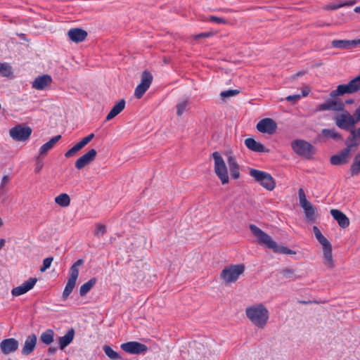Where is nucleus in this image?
Listing matches in <instances>:
<instances>
[{
	"label": "nucleus",
	"instance_id": "ea45409f",
	"mask_svg": "<svg viewBox=\"0 0 360 360\" xmlns=\"http://www.w3.org/2000/svg\"><path fill=\"white\" fill-rule=\"evenodd\" d=\"M82 148L81 145L77 143L73 147L65 152V157L67 158L75 157Z\"/></svg>",
	"mask_w": 360,
	"mask_h": 360
},
{
	"label": "nucleus",
	"instance_id": "9d476101",
	"mask_svg": "<svg viewBox=\"0 0 360 360\" xmlns=\"http://www.w3.org/2000/svg\"><path fill=\"white\" fill-rule=\"evenodd\" d=\"M212 157L214 160V172L222 184L229 183L228 170L225 162L218 152H214Z\"/></svg>",
	"mask_w": 360,
	"mask_h": 360
},
{
	"label": "nucleus",
	"instance_id": "9b49d317",
	"mask_svg": "<svg viewBox=\"0 0 360 360\" xmlns=\"http://www.w3.org/2000/svg\"><path fill=\"white\" fill-rule=\"evenodd\" d=\"M32 131L31 127L18 124L9 130V135L14 141H25L30 138Z\"/></svg>",
	"mask_w": 360,
	"mask_h": 360
},
{
	"label": "nucleus",
	"instance_id": "a18cd8bd",
	"mask_svg": "<svg viewBox=\"0 0 360 360\" xmlns=\"http://www.w3.org/2000/svg\"><path fill=\"white\" fill-rule=\"evenodd\" d=\"M188 105L186 101H183L176 105V114L178 116H181L186 110Z\"/></svg>",
	"mask_w": 360,
	"mask_h": 360
},
{
	"label": "nucleus",
	"instance_id": "cd10ccee",
	"mask_svg": "<svg viewBox=\"0 0 360 360\" xmlns=\"http://www.w3.org/2000/svg\"><path fill=\"white\" fill-rule=\"evenodd\" d=\"M125 107V101L121 99L114 107L111 109L110 112L105 117L106 121H109L120 114Z\"/></svg>",
	"mask_w": 360,
	"mask_h": 360
},
{
	"label": "nucleus",
	"instance_id": "412c9836",
	"mask_svg": "<svg viewBox=\"0 0 360 360\" xmlns=\"http://www.w3.org/2000/svg\"><path fill=\"white\" fill-rule=\"evenodd\" d=\"M37 338L34 334L28 335L25 341L24 345L22 348L21 353L22 355H28L32 353L37 344Z\"/></svg>",
	"mask_w": 360,
	"mask_h": 360
},
{
	"label": "nucleus",
	"instance_id": "603ef678",
	"mask_svg": "<svg viewBox=\"0 0 360 360\" xmlns=\"http://www.w3.org/2000/svg\"><path fill=\"white\" fill-rule=\"evenodd\" d=\"M212 35V32H205V33H200L198 34H195L193 37L195 39H201V38L209 37Z\"/></svg>",
	"mask_w": 360,
	"mask_h": 360
},
{
	"label": "nucleus",
	"instance_id": "8fccbe9b",
	"mask_svg": "<svg viewBox=\"0 0 360 360\" xmlns=\"http://www.w3.org/2000/svg\"><path fill=\"white\" fill-rule=\"evenodd\" d=\"M210 20L216 23H226V20L222 18H219L217 16L212 15L210 18Z\"/></svg>",
	"mask_w": 360,
	"mask_h": 360
},
{
	"label": "nucleus",
	"instance_id": "aec40b11",
	"mask_svg": "<svg viewBox=\"0 0 360 360\" xmlns=\"http://www.w3.org/2000/svg\"><path fill=\"white\" fill-rule=\"evenodd\" d=\"M52 78L48 75H43L36 77L32 82V87L37 90H44L51 86Z\"/></svg>",
	"mask_w": 360,
	"mask_h": 360
},
{
	"label": "nucleus",
	"instance_id": "dca6fc26",
	"mask_svg": "<svg viewBox=\"0 0 360 360\" xmlns=\"http://www.w3.org/2000/svg\"><path fill=\"white\" fill-rule=\"evenodd\" d=\"M37 281V279L36 278H30L20 285L13 288L11 290L12 295L18 297L25 294L34 288Z\"/></svg>",
	"mask_w": 360,
	"mask_h": 360
},
{
	"label": "nucleus",
	"instance_id": "338daca9",
	"mask_svg": "<svg viewBox=\"0 0 360 360\" xmlns=\"http://www.w3.org/2000/svg\"><path fill=\"white\" fill-rule=\"evenodd\" d=\"M3 225L2 219L0 217V227Z\"/></svg>",
	"mask_w": 360,
	"mask_h": 360
},
{
	"label": "nucleus",
	"instance_id": "c85d7f7f",
	"mask_svg": "<svg viewBox=\"0 0 360 360\" xmlns=\"http://www.w3.org/2000/svg\"><path fill=\"white\" fill-rule=\"evenodd\" d=\"M84 264V260L79 259L77 260L70 268V275L68 280L76 281L79 276V269Z\"/></svg>",
	"mask_w": 360,
	"mask_h": 360
},
{
	"label": "nucleus",
	"instance_id": "f3484780",
	"mask_svg": "<svg viewBox=\"0 0 360 360\" xmlns=\"http://www.w3.org/2000/svg\"><path fill=\"white\" fill-rule=\"evenodd\" d=\"M96 155L97 152L95 149L92 148L89 150L76 160L75 167L77 169H83L95 160Z\"/></svg>",
	"mask_w": 360,
	"mask_h": 360
},
{
	"label": "nucleus",
	"instance_id": "7c9ffc66",
	"mask_svg": "<svg viewBox=\"0 0 360 360\" xmlns=\"http://www.w3.org/2000/svg\"><path fill=\"white\" fill-rule=\"evenodd\" d=\"M61 139L60 135L56 136L51 139L48 142L44 143L39 148V154L41 155H44L46 153L51 150L53 146Z\"/></svg>",
	"mask_w": 360,
	"mask_h": 360
},
{
	"label": "nucleus",
	"instance_id": "b1692460",
	"mask_svg": "<svg viewBox=\"0 0 360 360\" xmlns=\"http://www.w3.org/2000/svg\"><path fill=\"white\" fill-rule=\"evenodd\" d=\"M330 212L341 228L345 229L349 226V219L342 212L338 210L332 209Z\"/></svg>",
	"mask_w": 360,
	"mask_h": 360
},
{
	"label": "nucleus",
	"instance_id": "4468645a",
	"mask_svg": "<svg viewBox=\"0 0 360 360\" xmlns=\"http://www.w3.org/2000/svg\"><path fill=\"white\" fill-rule=\"evenodd\" d=\"M121 348L124 352L133 354H143L148 350L146 345L136 341L123 343L121 345Z\"/></svg>",
	"mask_w": 360,
	"mask_h": 360
},
{
	"label": "nucleus",
	"instance_id": "680f3d73",
	"mask_svg": "<svg viewBox=\"0 0 360 360\" xmlns=\"http://www.w3.org/2000/svg\"><path fill=\"white\" fill-rule=\"evenodd\" d=\"M354 11L356 13H360V6H356L355 8H354Z\"/></svg>",
	"mask_w": 360,
	"mask_h": 360
},
{
	"label": "nucleus",
	"instance_id": "c03bdc74",
	"mask_svg": "<svg viewBox=\"0 0 360 360\" xmlns=\"http://www.w3.org/2000/svg\"><path fill=\"white\" fill-rule=\"evenodd\" d=\"M350 133L352 136L348 137L350 138L349 143H357V140L360 141V127L356 130L353 129Z\"/></svg>",
	"mask_w": 360,
	"mask_h": 360
},
{
	"label": "nucleus",
	"instance_id": "69168bd1",
	"mask_svg": "<svg viewBox=\"0 0 360 360\" xmlns=\"http://www.w3.org/2000/svg\"><path fill=\"white\" fill-rule=\"evenodd\" d=\"M358 110L359 117H360V105L356 108Z\"/></svg>",
	"mask_w": 360,
	"mask_h": 360
},
{
	"label": "nucleus",
	"instance_id": "473e14b6",
	"mask_svg": "<svg viewBox=\"0 0 360 360\" xmlns=\"http://www.w3.org/2000/svg\"><path fill=\"white\" fill-rule=\"evenodd\" d=\"M96 282V278H93L90 279L89 281H88L87 282H86L85 283H84L83 285H82L79 288V295L82 297H83L86 294H87L90 291V290L93 288V286L95 285Z\"/></svg>",
	"mask_w": 360,
	"mask_h": 360
},
{
	"label": "nucleus",
	"instance_id": "052dcab7",
	"mask_svg": "<svg viewBox=\"0 0 360 360\" xmlns=\"http://www.w3.org/2000/svg\"><path fill=\"white\" fill-rule=\"evenodd\" d=\"M354 101L353 99H348L345 101L346 104H352L354 103Z\"/></svg>",
	"mask_w": 360,
	"mask_h": 360
},
{
	"label": "nucleus",
	"instance_id": "6e6d98bb",
	"mask_svg": "<svg viewBox=\"0 0 360 360\" xmlns=\"http://www.w3.org/2000/svg\"><path fill=\"white\" fill-rule=\"evenodd\" d=\"M343 6V4H333V5H330L328 6V8L329 9H331V10H335V9H338V8H340L341 7Z\"/></svg>",
	"mask_w": 360,
	"mask_h": 360
},
{
	"label": "nucleus",
	"instance_id": "423d86ee",
	"mask_svg": "<svg viewBox=\"0 0 360 360\" xmlns=\"http://www.w3.org/2000/svg\"><path fill=\"white\" fill-rule=\"evenodd\" d=\"M292 150L297 155L310 159L316 153V148L309 142L303 139H295L291 142Z\"/></svg>",
	"mask_w": 360,
	"mask_h": 360
},
{
	"label": "nucleus",
	"instance_id": "a878e982",
	"mask_svg": "<svg viewBox=\"0 0 360 360\" xmlns=\"http://www.w3.org/2000/svg\"><path fill=\"white\" fill-rule=\"evenodd\" d=\"M231 176L234 179H238L240 176L239 165L237 163L236 158L230 153L227 158Z\"/></svg>",
	"mask_w": 360,
	"mask_h": 360
},
{
	"label": "nucleus",
	"instance_id": "09e8293b",
	"mask_svg": "<svg viewBox=\"0 0 360 360\" xmlns=\"http://www.w3.org/2000/svg\"><path fill=\"white\" fill-rule=\"evenodd\" d=\"M282 275L286 278H291L293 277L295 271L292 269L285 268L281 271Z\"/></svg>",
	"mask_w": 360,
	"mask_h": 360
},
{
	"label": "nucleus",
	"instance_id": "c756f323",
	"mask_svg": "<svg viewBox=\"0 0 360 360\" xmlns=\"http://www.w3.org/2000/svg\"><path fill=\"white\" fill-rule=\"evenodd\" d=\"M349 172L352 176H358L360 174V151L354 157Z\"/></svg>",
	"mask_w": 360,
	"mask_h": 360
},
{
	"label": "nucleus",
	"instance_id": "4d7b16f0",
	"mask_svg": "<svg viewBox=\"0 0 360 360\" xmlns=\"http://www.w3.org/2000/svg\"><path fill=\"white\" fill-rule=\"evenodd\" d=\"M43 167V163L41 162H38L35 168V171L37 172H39Z\"/></svg>",
	"mask_w": 360,
	"mask_h": 360
},
{
	"label": "nucleus",
	"instance_id": "5fc2aeb1",
	"mask_svg": "<svg viewBox=\"0 0 360 360\" xmlns=\"http://www.w3.org/2000/svg\"><path fill=\"white\" fill-rule=\"evenodd\" d=\"M310 89L308 86H304L302 90V94L303 96H307L309 94Z\"/></svg>",
	"mask_w": 360,
	"mask_h": 360
},
{
	"label": "nucleus",
	"instance_id": "774afa93",
	"mask_svg": "<svg viewBox=\"0 0 360 360\" xmlns=\"http://www.w3.org/2000/svg\"><path fill=\"white\" fill-rule=\"evenodd\" d=\"M44 360H50L49 359H45Z\"/></svg>",
	"mask_w": 360,
	"mask_h": 360
},
{
	"label": "nucleus",
	"instance_id": "f257e3e1",
	"mask_svg": "<svg viewBox=\"0 0 360 360\" xmlns=\"http://www.w3.org/2000/svg\"><path fill=\"white\" fill-rule=\"evenodd\" d=\"M249 229L252 234L256 238L257 242L266 248L272 250L276 253L285 255H295V252L288 249L286 247L280 246L274 239L266 233L255 224H250Z\"/></svg>",
	"mask_w": 360,
	"mask_h": 360
},
{
	"label": "nucleus",
	"instance_id": "ddd939ff",
	"mask_svg": "<svg viewBox=\"0 0 360 360\" xmlns=\"http://www.w3.org/2000/svg\"><path fill=\"white\" fill-rule=\"evenodd\" d=\"M345 109V104L340 100L328 99L317 106V111L333 110L342 112Z\"/></svg>",
	"mask_w": 360,
	"mask_h": 360
},
{
	"label": "nucleus",
	"instance_id": "f704fd0d",
	"mask_svg": "<svg viewBox=\"0 0 360 360\" xmlns=\"http://www.w3.org/2000/svg\"><path fill=\"white\" fill-rule=\"evenodd\" d=\"M55 202L61 207H68L70 204V198L66 193H61L55 198Z\"/></svg>",
	"mask_w": 360,
	"mask_h": 360
},
{
	"label": "nucleus",
	"instance_id": "f8f14e48",
	"mask_svg": "<svg viewBox=\"0 0 360 360\" xmlns=\"http://www.w3.org/2000/svg\"><path fill=\"white\" fill-rule=\"evenodd\" d=\"M153 75L148 70H145L141 74V82L136 87L134 91V96L139 99L141 98L144 94L149 89L152 82H153Z\"/></svg>",
	"mask_w": 360,
	"mask_h": 360
},
{
	"label": "nucleus",
	"instance_id": "c9c22d12",
	"mask_svg": "<svg viewBox=\"0 0 360 360\" xmlns=\"http://www.w3.org/2000/svg\"><path fill=\"white\" fill-rule=\"evenodd\" d=\"M313 231L316 240L321 245V246L330 243L328 240L321 233V231L316 226H314Z\"/></svg>",
	"mask_w": 360,
	"mask_h": 360
},
{
	"label": "nucleus",
	"instance_id": "6e6552de",
	"mask_svg": "<svg viewBox=\"0 0 360 360\" xmlns=\"http://www.w3.org/2000/svg\"><path fill=\"white\" fill-rule=\"evenodd\" d=\"M250 175L265 189L268 191H273L274 189L276 181L270 174L258 169H251L250 170Z\"/></svg>",
	"mask_w": 360,
	"mask_h": 360
},
{
	"label": "nucleus",
	"instance_id": "bf43d9fd",
	"mask_svg": "<svg viewBox=\"0 0 360 360\" xmlns=\"http://www.w3.org/2000/svg\"><path fill=\"white\" fill-rule=\"evenodd\" d=\"M354 4H356V1H347V2L342 3L343 6H352Z\"/></svg>",
	"mask_w": 360,
	"mask_h": 360
},
{
	"label": "nucleus",
	"instance_id": "bb28decb",
	"mask_svg": "<svg viewBox=\"0 0 360 360\" xmlns=\"http://www.w3.org/2000/svg\"><path fill=\"white\" fill-rule=\"evenodd\" d=\"M74 330L70 329L65 335L59 338L58 343L59 347L61 350L64 349L68 345H70L74 339Z\"/></svg>",
	"mask_w": 360,
	"mask_h": 360
},
{
	"label": "nucleus",
	"instance_id": "4be33fe9",
	"mask_svg": "<svg viewBox=\"0 0 360 360\" xmlns=\"http://www.w3.org/2000/svg\"><path fill=\"white\" fill-rule=\"evenodd\" d=\"M68 36L73 42L79 43L85 40L87 32L81 28H72L68 32Z\"/></svg>",
	"mask_w": 360,
	"mask_h": 360
},
{
	"label": "nucleus",
	"instance_id": "de8ad7c7",
	"mask_svg": "<svg viewBox=\"0 0 360 360\" xmlns=\"http://www.w3.org/2000/svg\"><path fill=\"white\" fill-rule=\"evenodd\" d=\"M94 137V134H90L86 137H84L78 143L81 145L82 148H84Z\"/></svg>",
	"mask_w": 360,
	"mask_h": 360
},
{
	"label": "nucleus",
	"instance_id": "e433bc0d",
	"mask_svg": "<svg viewBox=\"0 0 360 360\" xmlns=\"http://www.w3.org/2000/svg\"><path fill=\"white\" fill-rule=\"evenodd\" d=\"M13 75L12 68L6 63H0V75L2 77H9Z\"/></svg>",
	"mask_w": 360,
	"mask_h": 360
},
{
	"label": "nucleus",
	"instance_id": "a211bd4d",
	"mask_svg": "<svg viewBox=\"0 0 360 360\" xmlns=\"http://www.w3.org/2000/svg\"><path fill=\"white\" fill-rule=\"evenodd\" d=\"M322 247V260L323 264L329 269H332L335 266V262L333 257L332 245L330 243L323 245Z\"/></svg>",
	"mask_w": 360,
	"mask_h": 360
},
{
	"label": "nucleus",
	"instance_id": "e2e57ef3",
	"mask_svg": "<svg viewBox=\"0 0 360 360\" xmlns=\"http://www.w3.org/2000/svg\"><path fill=\"white\" fill-rule=\"evenodd\" d=\"M302 75V73H301V72H298V73H297L296 75H293V76H292V78H293V79H295L297 77H298V76H300V75Z\"/></svg>",
	"mask_w": 360,
	"mask_h": 360
},
{
	"label": "nucleus",
	"instance_id": "72a5a7b5",
	"mask_svg": "<svg viewBox=\"0 0 360 360\" xmlns=\"http://www.w3.org/2000/svg\"><path fill=\"white\" fill-rule=\"evenodd\" d=\"M54 332L53 330H47L40 335V340L45 345H50L53 342Z\"/></svg>",
	"mask_w": 360,
	"mask_h": 360
},
{
	"label": "nucleus",
	"instance_id": "20e7f679",
	"mask_svg": "<svg viewBox=\"0 0 360 360\" xmlns=\"http://www.w3.org/2000/svg\"><path fill=\"white\" fill-rule=\"evenodd\" d=\"M245 266L235 264L225 267L221 272L220 278L225 285L236 282L239 276L243 274Z\"/></svg>",
	"mask_w": 360,
	"mask_h": 360
},
{
	"label": "nucleus",
	"instance_id": "0eeeda50",
	"mask_svg": "<svg viewBox=\"0 0 360 360\" xmlns=\"http://www.w3.org/2000/svg\"><path fill=\"white\" fill-rule=\"evenodd\" d=\"M350 138H347L345 142L347 147L336 155H332L330 162L333 165H345L349 162L351 151L353 148H356L359 143H349Z\"/></svg>",
	"mask_w": 360,
	"mask_h": 360
},
{
	"label": "nucleus",
	"instance_id": "2eb2a0df",
	"mask_svg": "<svg viewBox=\"0 0 360 360\" xmlns=\"http://www.w3.org/2000/svg\"><path fill=\"white\" fill-rule=\"evenodd\" d=\"M277 129L276 122L271 118H264L257 124V129L262 133L273 134Z\"/></svg>",
	"mask_w": 360,
	"mask_h": 360
},
{
	"label": "nucleus",
	"instance_id": "7ed1b4c3",
	"mask_svg": "<svg viewBox=\"0 0 360 360\" xmlns=\"http://www.w3.org/2000/svg\"><path fill=\"white\" fill-rule=\"evenodd\" d=\"M358 112V110L356 109L354 115H352L345 109L341 112L334 115L333 120L338 128L351 132L355 125L360 122Z\"/></svg>",
	"mask_w": 360,
	"mask_h": 360
},
{
	"label": "nucleus",
	"instance_id": "864d4df0",
	"mask_svg": "<svg viewBox=\"0 0 360 360\" xmlns=\"http://www.w3.org/2000/svg\"><path fill=\"white\" fill-rule=\"evenodd\" d=\"M9 181V177L7 175L3 176L1 182V187H4Z\"/></svg>",
	"mask_w": 360,
	"mask_h": 360
},
{
	"label": "nucleus",
	"instance_id": "393cba45",
	"mask_svg": "<svg viewBox=\"0 0 360 360\" xmlns=\"http://www.w3.org/2000/svg\"><path fill=\"white\" fill-rule=\"evenodd\" d=\"M245 145L246 147L254 152L257 153H268L269 149L265 148L261 143L256 141L252 138H248L245 140Z\"/></svg>",
	"mask_w": 360,
	"mask_h": 360
},
{
	"label": "nucleus",
	"instance_id": "0e129e2a",
	"mask_svg": "<svg viewBox=\"0 0 360 360\" xmlns=\"http://www.w3.org/2000/svg\"><path fill=\"white\" fill-rule=\"evenodd\" d=\"M360 45V39H356V46Z\"/></svg>",
	"mask_w": 360,
	"mask_h": 360
},
{
	"label": "nucleus",
	"instance_id": "49530a36",
	"mask_svg": "<svg viewBox=\"0 0 360 360\" xmlns=\"http://www.w3.org/2000/svg\"><path fill=\"white\" fill-rule=\"evenodd\" d=\"M53 260V258L52 257L44 259L43 261V265L40 268V271L41 272H44L46 269H48L51 266Z\"/></svg>",
	"mask_w": 360,
	"mask_h": 360
},
{
	"label": "nucleus",
	"instance_id": "2f4dec72",
	"mask_svg": "<svg viewBox=\"0 0 360 360\" xmlns=\"http://www.w3.org/2000/svg\"><path fill=\"white\" fill-rule=\"evenodd\" d=\"M321 135L327 139H331L335 141H341L342 139V135L337 132L335 129H323L321 130Z\"/></svg>",
	"mask_w": 360,
	"mask_h": 360
},
{
	"label": "nucleus",
	"instance_id": "58836bf2",
	"mask_svg": "<svg viewBox=\"0 0 360 360\" xmlns=\"http://www.w3.org/2000/svg\"><path fill=\"white\" fill-rule=\"evenodd\" d=\"M240 92V91L239 89H229L223 91L220 93V98L221 100L225 101L227 98L238 95Z\"/></svg>",
	"mask_w": 360,
	"mask_h": 360
},
{
	"label": "nucleus",
	"instance_id": "f03ea898",
	"mask_svg": "<svg viewBox=\"0 0 360 360\" xmlns=\"http://www.w3.org/2000/svg\"><path fill=\"white\" fill-rule=\"evenodd\" d=\"M245 315L252 325L259 329L266 326L269 319V311L262 303L252 304L245 309Z\"/></svg>",
	"mask_w": 360,
	"mask_h": 360
},
{
	"label": "nucleus",
	"instance_id": "5701e85b",
	"mask_svg": "<svg viewBox=\"0 0 360 360\" xmlns=\"http://www.w3.org/2000/svg\"><path fill=\"white\" fill-rule=\"evenodd\" d=\"M331 45L335 49L349 50L356 47V39H335L332 41Z\"/></svg>",
	"mask_w": 360,
	"mask_h": 360
},
{
	"label": "nucleus",
	"instance_id": "39448f33",
	"mask_svg": "<svg viewBox=\"0 0 360 360\" xmlns=\"http://www.w3.org/2000/svg\"><path fill=\"white\" fill-rule=\"evenodd\" d=\"M360 91V75L356 77L348 84H340L335 90L330 91V96L335 98L345 94H352Z\"/></svg>",
	"mask_w": 360,
	"mask_h": 360
},
{
	"label": "nucleus",
	"instance_id": "4c0bfd02",
	"mask_svg": "<svg viewBox=\"0 0 360 360\" xmlns=\"http://www.w3.org/2000/svg\"><path fill=\"white\" fill-rule=\"evenodd\" d=\"M76 281L68 280V282L66 283V285L64 288L63 292V300H66L69 295L72 292L74 288L75 287Z\"/></svg>",
	"mask_w": 360,
	"mask_h": 360
},
{
	"label": "nucleus",
	"instance_id": "a19ab883",
	"mask_svg": "<svg viewBox=\"0 0 360 360\" xmlns=\"http://www.w3.org/2000/svg\"><path fill=\"white\" fill-rule=\"evenodd\" d=\"M82 148L81 145L77 143L73 147L65 152V157L67 158L75 157Z\"/></svg>",
	"mask_w": 360,
	"mask_h": 360
},
{
	"label": "nucleus",
	"instance_id": "1a4fd4ad",
	"mask_svg": "<svg viewBox=\"0 0 360 360\" xmlns=\"http://www.w3.org/2000/svg\"><path fill=\"white\" fill-rule=\"evenodd\" d=\"M300 205L304 212L305 217L309 222H315L316 219V207L307 200L303 188H300L298 191Z\"/></svg>",
	"mask_w": 360,
	"mask_h": 360
},
{
	"label": "nucleus",
	"instance_id": "6ab92c4d",
	"mask_svg": "<svg viewBox=\"0 0 360 360\" xmlns=\"http://www.w3.org/2000/svg\"><path fill=\"white\" fill-rule=\"evenodd\" d=\"M18 341L15 338L5 339L0 342L1 351L4 354H9L15 352L18 349Z\"/></svg>",
	"mask_w": 360,
	"mask_h": 360
},
{
	"label": "nucleus",
	"instance_id": "37998d69",
	"mask_svg": "<svg viewBox=\"0 0 360 360\" xmlns=\"http://www.w3.org/2000/svg\"><path fill=\"white\" fill-rule=\"evenodd\" d=\"M106 233V226L103 224H96L94 235L97 238L103 236Z\"/></svg>",
	"mask_w": 360,
	"mask_h": 360
},
{
	"label": "nucleus",
	"instance_id": "3c124183",
	"mask_svg": "<svg viewBox=\"0 0 360 360\" xmlns=\"http://www.w3.org/2000/svg\"><path fill=\"white\" fill-rule=\"evenodd\" d=\"M300 98H301V96H300V94H295V95H292V96H287L285 98V100L289 101V102L295 103L297 101H299Z\"/></svg>",
	"mask_w": 360,
	"mask_h": 360
},
{
	"label": "nucleus",
	"instance_id": "79ce46f5",
	"mask_svg": "<svg viewBox=\"0 0 360 360\" xmlns=\"http://www.w3.org/2000/svg\"><path fill=\"white\" fill-rule=\"evenodd\" d=\"M103 350L105 354L110 359H120V356L118 353L115 352L110 346L105 345Z\"/></svg>",
	"mask_w": 360,
	"mask_h": 360
},
{
	"label": "nucleus",
	"instance_id": "13d9d810",
	"mask_svg": "<svg viewBox=\"0 0 360 360\" xmlns=\"http://www.w3.org/2000/svg\"><path fill=\"white\" fill-rule=\"evenodd\" d=\"M56 350H57V349H56V347H49V348L48 349V353H49V354H55V352H56Z\"/></svg>",
	"mask_w": 360,
	"mask_h": 360
}]
</instances>
